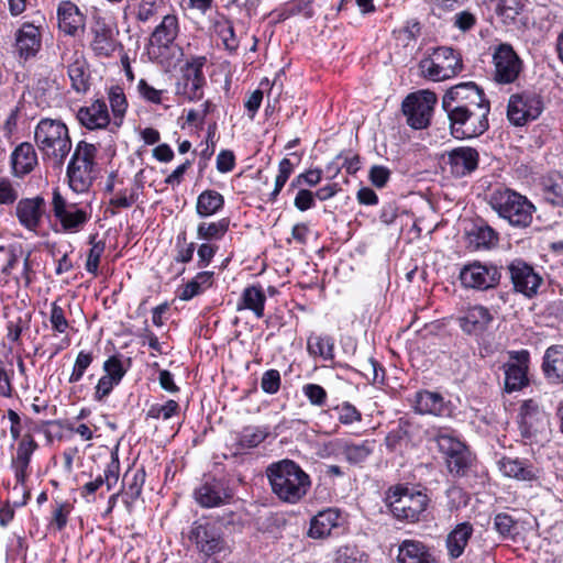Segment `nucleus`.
<instances>
[{
  "mask_svg": "<svg viewBox=\"0 0 563 563\" xmlns=\"http://www.w3.org/2000/svg\"><path fill=\"white\" fill-rule=\"evenodd\" d=\"M96 145L86 141L76 144L67 165L66 176L70 189L77 194L87 192L97 177Z\"/></svg>",
  "mask_w": 563,
  "mask_h": 563,
  "instance_id": "5",
  "label": "nucleus"
},
{
  "mask_svg": "<svg viewBox=\"0 0 563 563\" xmlns=\"http://www.w3.org/2000/svg\"><path fill=\"white\" fill-rule=\"evenodd\" d=\"M36 448H37L36 442L30 434H27L19 443L18 450H16V455L13 459L21 461V462L30 463L31 456Z\"/></svg>",
  "mask_w": 563,
  "mask_h": 563,
  "instance_id": "64",
  "label": "nucleus"
},
{
  "mask_svg": "<svg viewBox=\"0 0 563 563\" xmlns=\"http://www.w3.org/2000/svg\"><path fill=\"white\" fill-rule=\"evenodd\" d=\"M77 119L82 126L89 130L104 129L110 122L108 107L104 101L96 100L90 106L81 107Z\"/></svg>",
  "mask_w": 563,
  "mask_h": 563,
  "instance_id": "24",
  "label": "nucleus"
},
{
  "mask_svg": "<svg viewBox=\"0 0 563 563\" xmlns=\"http://www.w3.org/2000/svg\"><path fill=\"white\" fill-rule=\"evenodd\" d=\"M59 30L67 35H76L85 26V16L70 1H63L57 9Z\"/></svg>",
  "mask_w": 563,
  "mask_h": 563,
  "instance_id": "27",
  "label": "nucleus"
},
{
  "mask_svg": "<svg viewBox=\"0 0 563 563\" xmlns=\"http://www.w3.org/2000/svg\"><path fill=\"white\" fill-rule=\"evenodd\" d=\"M179 34V21L176 14H166L151 34L150 42L159 48H169Z\"/></svg>",
  "mask_w": 563,
  "mask_h": 563,
  "instance_id": "29",
  "label": "nucleus"
},
{
  "mask_svg": "<svg viewBox=\"0 0 563 563\" xmlns=\"http://www.w3.org/2000/svg\"><path fill=\"white\" fill-rule=\"evenodd\" d=\"M294 172V164L288 158H283L278 165V174L275 178L273 191L269 194V201L274 202Z\"/></svg>",
  "mask_w": 563,
  "mask_h": 563,
  "instance_id": "51",
  "label": "nucleus"
},
{
  "mask_svg": "<svg viewBox=\"0 0 563 563\" xmlns=\"http://www.w3.org/2000/svg\"><path fill=\"white\" fill-rule=\"evenodd\" d=\"M410 424L400 422L396 428L390 430L385 437V445L390 453H401L410 442Z\"/></svg>",
  "mask_w": 563,
  "mask_h": 563,
  "instance_id": "44",
  "label": "nucleus"
},
{
  "mask_svg": "<svg viewBox=\"0 0 563 563\" xmlns=\"http://www.w3.org/2000/svg\"><path fill=\"white\" fill-rule=\"evenodd\" d=\"M214 31L221 37L225 49L233 52L239 46V41L235 36L234 27L232 23L222 19L214 23Z\"/></svg>",
  "mask_w": 563,
  "mask_h": 563,
  "instance_id": "50",
  "label": "nucleus"
},
{
  "mask_svg": "<svg viewBox=\"0 0 563 563\" xmlns=\"http://www.w3.org/2000/svg\"><path fill=\"white\" fill-rule=\"evenodd\" d=\"M476 459L467 449L445 462L446 468L454 478L467 477L473 472Z\"/></svg>",
  "mask_w": 563,
  "mask_h": 563,
  "instance_id": "42",
  "label": "nucleus"
},
{
  "mask_svg": "<svg viewBox=\"0 0 563 563\" xmlns=\"http://www.w3.org/2000/svg\"><path fill=\"white\" fill-rule=\"evenodd\" d=\"M302 393L312 406L323 407L327 404V390L318 384L309 383L303 385Z\"/></svg>",
  "mask_w": 563,
  "mask_h": 563,
  "instance_id": "58",
  "label": "nucleus"
},
{
  "mask_svg": "<svg viewBox=\"0 0 563 563\" xmlns=\"http://www.w3.org/2000/svg\"><path fill=\"white\" fill-rule=\"evenodd\" d=\"M415 411L420 415L445 416L449 406L441 394L429 390H419L411 400Z\"/></svg>",
  "mask_w": 563,
  "mask_h": 563,
  "instance_id": "23",
  "label": "nucleus"
},
{
  "mask_svg": "<svg viewBox=\"0 0 563 563\" xmlns=\"http://www.w3.org/2000/svg\"><path fill=\"white\" fill-rule=\"evenodd\" d=\"M493 321L490 311L483 306H474L467 309L459 319L460 327L467 334L482 333Z\"/></svg>",
  "mask_w": 563,
  "mask_h": 563,
  "instance_id": "31",
  "label": "nucleus"
},
{
  "mask_svg": "<svg viewBox=\"0 0 563 563\" xmlns=\"http://www.w3.org/2000/svg\"><path fill=\"white\" fill-rule=\"evenodd\" d=\"M190 540L207 555L220 552L224 545L218 529L210 523L195 525L190 531Z\"/></svg>",
  "mask_w": 563,
  "mask_h": 563,
  "instance_id": "21",
  "label": "nucleus"
},
{
  "mask_svg": "<svg viewBox=\"0 0 563 563\" xmlns=\"http://www.w3.org/2000/svg\"><path fill=\"white\" fill-rule=\"evenodd\" d=\"M266 475L272 492L284 503H299L311 487L310 476L292 460L284 459L269 464Z\"/></svg>",
  "mask_w": 563,
  "mask_h": 563,
  "instance_id": "2",
  "label": "nucleus"
},
{
  "mask_svg": "<svg viewBox=\"0 0 563 563\" xmlns=\"http://www.w3.org/2000/svg\"><path fill=\"white\" fill-rule=\"evenodd\" d=\"M398 563H438L427 547L416 540H405L398 548Z\"/></svg>",
  "mask_w": 563,
  "mask_h": 563,
  "instance_id": "33",
  "label": "nucleus"
},
{
  "mask_svg": "<svg viewBox=\"0 0 563 563\" xmlns=\"http://www.w3.org/2000/svg\"><path fill=\"white\" fill-rule=\"evenodd\" d=\"M341 512L338 508H327L312 517L308 536L312 539H324L340 526Z\"/></svg>",
  "mask_w": 563,
  "mask_h": 563,
  "instance_id": "26",
  "label": "nucleus"
},
{
  "mask_svg": "<svg viewBox=\"0 0 563 563\" xmlns=\"http://www.w3.org/2000/svg\"><path fill=\"white\" fill-rule=\"evenodd\" d=\"M441 107L451 134L457 140L477 137L489 128L490 102L474 81L450 87L442 97Z\"/></svg>",
  "mask_w": 563,
  "mask_h": 563,
  "instance_id": "1",
  "label": "nucleus"
},
{
  "mask_svg": "<svg viewBox=\"0 0 563 563\" xmlns=\"http://www.w3.org/2000/svg\"><path fill=\"white\" fill-rule=\"evenodd\" d=\"M194 496L200 506L212 508L225 504L232 497V493L223 482L211 479L196 488Z\"/></svg>",
  "mask_w": 563,
  "mask_h": 563,
  "instance_id": "20",
  "label": "nucleus"
},
{
  "mask_svg": "<svg viewBox=\"0 0 563 563\" xmlns=\"http://www.w3.org/2000/svg\"><path fill=\"white\" fill-rule=\"evenodd\" d=\"M543 111L541 96L533 91L511 95L507 107V118L516 126H522L539 118Z\"/></svg>",
  "mask_w": 563,
  "mask_h": 563,
  "instance_id": "9",
  "label": "nucleus"
},
{
  "mask_svg": "<svg viewBox=\"0 0 563 563\" xmlns=\"http://www.w3.org/2000/svg\"><path fill=\"white\" fill-rule=\"evenodd\" d=\"M437 102V95L429 90L408 95L401 104L408 125L415 130L426 129L430 124Z\"/></svg>",
  "mask_w": 563,
  "mask_h": 563,
  "instance_id": "8",
  "label": "nucleus"
},
{
  "mask_svg": "<svg viewBox=\"0 0 563 563\" xmlns=\"http://www.w3.org/2000/svg\"><path fill=\"white\" fill-rule=\"evenodd\" d=\"M519 417L520 433L528 440H533L539 434H543L549 427V418L545 411L532 399L522 404Z\"/></svg>",
  "mask_w": 563,
  "mask_h": 563,
  "instance_id": "16",
  "label": "nucleus"
},
{
  "mask_svg": "<svg viewBox=\"0 0 563 563\" xmlns=\"http://www.w3.org/2000/svg\"><path fill=\"white\" fill-rule=\"evenodd\" d=\"M542 372L550 383H563V345H552L545 350Z\"/></svg>",
  "mask_w": 563,
  "mask_h": 563,
  "instance_id": "35",
  "label": "nucleus"
},
{
  "mask_svg": "<svg viewBox=\"0 0 563 563\" xmlns=\"http://www.w3.org/2000/svg\"><path fill=\"white\" fill-rule=\"evenodd\" d=\"M528 352H521V357L517 356V363H509L505 365V390L512 393L522 389L528 385L527 376V362Z\"/></svg>",
  "mask_w": 563,
  "mask_h": 563,
  "instance_id": "30",
  "label": "nucleus"
},
{
  "mask_svg": "<svg viewBox=\"0 0 563 563\" xmlns=\"http://www.w3.org/2000/svg\"><path fill=\"white\" fill-rule=\"evenodd\" d=\"M42 35L40 26L24 22L15 33V49L20 58L27 60L34 57L41 49Z\"/></svg>",
  "mask_w": 563,
  "mask_h": 563,
  "instance_id": "19",
  "label": "nucleus"
},
{
  "mask_svg": "<svg viewBox=\"0 0 563 563\" xmlns=\"http://www.w3.org/2000/svg\"><path fill=\"white\" fill-rule=\"evenodd\" d=\"M229 218H222L213 222L202 221L197 225V239L209 243L220 241L229 231Z\"/></svg>",
  "mask_w": 563,
  "mask_h": 563,
  "instance_id": "43",
  "label": "nucleus"
},
{
  "mask_svg": "<svg viewBox=\"0 0 563 563\" xmlns=\"http://www.w3.org/2000/svg\"><path fill=\"white\" fill-rule=\"evenodd\" d=\"M118 30L102 18L95 19L90 26V48L98 57H110L120 46Z\"/></svg>",
  "mask_w": 563,
  "mask_h": 563,
  "instance_id": "15",
  "label": "nucleus"
},
{
  "mask_svg": "<svg viewBox=\"0 0 563 563\" xmlns=\"http://www.w3.org/2000/svg\"><path fill=\"white\" fill-rule=\"evenodd\" d=\"M109 101L114 117H123L128 103L123 91L120 88H112L109 92Z\"/></svg>",
  "mask_w": 563,
  "mask_h": 563,
  "instance_id": "63",
  "label": "nucleus"
},
{
  "mask_svg": "<svg viewBox=\"0 0 563 563\" xmlns=\"http://www.w3.org/2000/svg\"><path fill=\"white\" fill-rule=\"evenodd\" d=\"M494 78L498 84H512L522 70V60L508 43H500L493 54Z\"/></svg>",
  "mask_w": 563,
  "mask_h": 563,
  "instance_id": "13",
  "label": "nucleus"
},
{
  "mask_svg": "<svg viewBox=\"0 0 563 563\" xmlns=\"http://www.w3.org/2000/svg\"><path fill=\"white\" fill-rule=\"evenodd\" d=\"M267 437V432L260 427H245L238 438L241 449H252L262 443Z\"/></svg>",
  "mask_w": 563,
  "mask_h": 563,
  "instance_id": "49",
  "label": "nucleus"
},
{
  "mask_svg": "<svg viewBox=\"0 0 563 563\" xmlns=\"http://www.w3.org/2000/svg\"><path fill=\"white\" fill-rule=\"evenodd\" d=\"M178 410H179L178 402L173 399H169L163 405H159V404L152 405L146 412V417L151 418V419H161L162 418L163 420H168L173 416H175L178 412Z\"/></svg>",
  "mask_w": 563,
  "mask_h": 563,
  "instance_id": "54",
  "label": "nucleus"
},
{
  "mask_svg": "<svg viewBox=\"0 0 563 563\" xmlns=\"http://www.w3.org/2000/svg\"><path fill=\"white\" fill-rule=\"evenodd\" d=\"M45 201L42 197L21 199L15 208V214L21 225L35 231L44 214Z\"/></svg>",
  "mask_w": 563,
  "mask_h": 563,
  "instance_id": "22",
  "label": "nucleus"
},
{
  "mask_svg": "<svg viewBox=\"0 0 563 563\" xmlns=\"http://www.w3.org/2000/svg\"><path fill=\"white\" fill-rule=\"evenodd\" d=\"M336 445L340 453L351 464L363 463L374 451V441L371 440H365L361 443L339 440Z\"/></svg>",
  "mask_w": 563,
  "mask_h": 563,
  "instance_id": "39",
  "label": "nucleus"
},
{
  "mask_svg": "<svg viewBox=\"0 0 563 563\" xmlns=\"http://www.w3.org/2000/svg\"><path fill=\"white\" fill-rule=\"evenodd\" d=\"M543 198L553 206H563V179L549 178L544 181Z\"/></svg>",
  "mask_w": 563,
  "mask_h": 563,
  "instance_id": "52",
  "label": "nucleus"
},
{
  "mask_svg": "<svg viewBox=\"0 0 563 563\" xmlns=\"http://www.w3.org/2000/svg\"><path fill=\"white\" fill-rule=\"evenodd\" d=\"M224 207V198L217 190H203L197 198L196 212L200 218L211 217Z\"/></svg>",
  "mask_w": 563,
  "mask_h": 563,
  "instance_id": "41",
  "label": "nucleus"
},
{
  "mask_svg": "<svg viewBox=\"0 0 563 563\" xmlns=\"http://www.w3.org/2000/svg\"><path fill=\"white\" fill-rule=\"evenodd\" d=\"M488 203L500 218L516 228L529 227L536 212V207L526 196L505 187L494 189Z\"/></svg>",
  "mask_w": 563,
  "mask_h": 563,
  "instance_id": "4",
  "label": "nucleus"
},
{
  "mask_svg": "<svg viewBox=\"0 0 563 563\" xmlns=\"http://www.w3.org/2000/svg\"><path fill=\"white\" fill-rule=\"evenodd\" d=\"M207 63L205 56H197L188 60L181 69V77L176 84V95L188 101H197L203 97L206 78L202 71Z\"/></svg>",
  "mask_w": 563,
  "mask_h": 563,
  "instance_id": "10",
  "label": "nucleus"
},
{
  "mask_svg": "<svg viewBox=\"0 0 563 563\" xmlns=\"http://www.w3.org/2000/svg\"><path fill=\"white\" fill-rule=\"evenodd\" d=\"M389 509L398 520L415 522L426 510L428 497L426 494L404 486L390 488L387 495Z\"/></svg>",
  "mask_w": 563,
  "mask_h": 563,
  "instance_id": "7",
  "label": "nucleus"
},
{
  "mask_svg": "<svg viewBox=\"0 0 563 563\" xmlns=\"http://www.w3.org/2000/svg\"><path fill=\"white\" fill-rule=\"evenodd\" d=\"M280 384L282 378L277 369H268L263 373L261 378V388L265 394H277L280 388Z\"/></svg>",
  "mask_w": 563,
  "mask_h": 563,
  "instance_id": "60",
  "label": "nucleus"
},
{
  "mask_svg": "<svg viewBox=\"0 0 563 563\" xmlns=\"http://www.w3.org/2000/svg\"><path fill=\"white\" fill-rule=\"evenodd\" d=\"M175 247V261L177 263L186 264L192 260L196 244L194 242H187L186 232H181L177 235Z\"/></svg>",
  "mask_w": 563,
  "mask_h": 563,
  "instance_id": "55",
  "label": "nucleus"
},
{
  "mask_svg": "<svg viewBox=\"0 0 563 563\" xmlns=\"http://www.w3.org/2000/svg\"><path fill=\"white\" fill-rule=\"evenodd\" d=\"M12 169L15 176L22 177L31 173L37 165V155L29 142L21 143L11 155Z\"/></svg>",
  "mask_w": 563,
  "mask_h": 563,
  "instance_id": "34",
  "label": "nucleus"
},
{
  "mask_svg": "<svg viewBox=\"0 0 563 563\" xmlns=\"http://www.w3.org/2000/svg\"><path fill=\"white\" fill-rule=\"evenodd\" d=\"M27 462H21L18 460L12 459V468L14 470L15 478H16V485L13 487V492L21 490L22 492V499H15L13 500L14 507H22L24 506L27 500L30 499V490L25 487V479L27 476Z\"/></svg>",
  "mask_w": 563,
  "mask_h": 563,
  "instance_id": "47",
  "label": "nucleus"
},
{
  "mask_svg": "<svg viewBox=\"0 0 563 563\" xmlns=\"http://www.w3.org/2000/svg\"><path fill=\"white\" fill-rule=\"evenodd\" d=\"M34 140L43 159L56 168L64 165L73 146L67 125L57 119H41L34 130Z\"/></svg>",
  "mask_w": 563,
  "mask_h": 563,
  "instance_id": "3",
  "label": "nucleus"
},
{
  "mask_svg": "<svg viewBox=\"0 0 563 563\" xmlns=\"http://www.w3.org/2000/svg\"><path fill=\"white\" fill-rule=\"evenodd\" d=\"M474 528L472 523L465 521L456 525L452 531L449 532L445 539V547L451 560L459 559L472 538Z\"/></svg>",
  "mask_w": 563,
  "mask_h": 563,
  "instance_id": "32",
  "label": "nucleus"
},
{
  "mask_svg": "<svg viewBox=\"0 0 563 563\" xmlns=\"http://www.w3.org/2000/svg\"><path fill=\"white\" fill-rule=\"evenodd\" d=\"M60 62L67 67L71 88L78 93H85L90 87V73L84 53L75 47L64 45Z\"/></svg>",
  "mask_w": 563,
  "mask_h": 563,
  "instance_id": "12",
  "label": "nucleus"
},
{
  "mask_svg": "<svg viewBox=\"0 0 563 563\" xmlns=\"http://www.w3.org/2000/svg\"><path fill=\"white\" fill-rule=\"evenodd\" d=\"M479 154L476 148L470 146L455 147L448 152L446 164L455 177H464L472 174L478 166Z\"/></svg>",
  "mask_w": 563,
  "mask_h": 563,
  "instance_id": "18",
  "label": "nucleus"
},
{
  "mask_svg": "<svg viewBox=\"0 0 563 563\" xmlns=\"http://www.w3.org/2000/svg\"><path fill=\"white\" fill-rule=\"evenodd\" d=\"M514 289L517 292L531 298L538 292L542 284V277L534 271V268L522 260H514L508 265Z\"/></svg>",
  "mask_w": 563,
  "mask_h": 563,
  "instance_id": "17",
  "label": "nucleus"
},
{
  "mask_svg": "<svg viewBox=\"0 0 563 563\" xmlns=\"http://www.w3.org/2000/svg\"><path fill=\"white\" fill-rule=\"evenodd\" d=\"M137 92L140 96L152 103L159 104L162 103V96L164 93V90L156 89L148 85V82L145 79H140L137 82Z\"/></svg>",
  "mask_w": 563,
  "mask_h": 563,
  "instance_id": "62",
  "label": "nucleus"
},
{
  "mask_svg": "<svg viewBox=\"0 0 563 563\" xmlns=\"http://www.w3.org/2000/svg\"><path fill=\"white\" fill-rule=\"evenodd\" d=\"M53 212L65 231H78L89 220V214L77 203L68 202L58 190H54L52 199Z\"/></svg>",
  "mask_w": 563,
  "mask_h": 563,
  "instance_id": "14",
  "label": "nucleus"
},
{
  "mask_svg": "<svg viewBox=\"0 0 563 563\" xmlns=\"http://www.w3.org/2000/svg\"><path fill=\"white\" fill-rule=\"evenodd\" d=\"M430 440L437 443L439 451L444 456V462L467 449L466 444L459 439L456 432L448 428L431 430Z\"/></svg>",
  "mask_w": 563,
  "mask_h": 563,
  "instance_id": "28",
  "label": "nucleus"
},
{
  "mask_svg": "<svg viewBox=\"0 0 563 563\" xmlns=\"http://www.w3.org/2000/svg\"><path fill=\"white\" fill-rule=\"evenodd\" d=\"M49 321L54 331L58 333H65L69 327V323L65 317V312L57 302L51 305Z\"/></svg>",
  "mask_w": 563,
  "mask_h": 563,
  "instance_id": "61",
  "label": "nucleus"
},
{
  "mask_svg": "<svg viewBox=\"0 0 563 563\" xmlns=\"http://www.w3.org/2000/svg\"><path fill=\"white\" fill-rule=\"evenodd\" d=\"M468 245L474 250L490 249L498 241L496 231L485 222H476L467 231Z\"/></svg>",
  "mask_w": 563,
  "mask_h": 563,
  "instance_id": "37",
  "label": "nucleus"
},
{
  "mask_svg": "<svg viewBox=\"0 0 563 563\" xmlns=\"http://www.w3.org/2000/svg\"><path fill=\"white\" fill-rule=\"evenodd\" d=\"M123 482L128 483V492L126 495L131 498V501L125 500L128 507L136 500L143 489V485L145 483V471L143 468H137L133 472H126L123 477Z\"/></svg>",
  "mask_w": 563,
  "mask_h": 563,
  "instance_id": "48",
  "label": "nucleus"
},
{
  "mask_svg": "<svg viewBox=\"0 0 563 563\" xmlns=\"http://www.w3.org/2000/svg\"><path fill=\"white\" fill-rule=\"evenodd\" d=\"M461 54L452 47L440 46L419 63V69L424 78L443 81L455 77L463 70Z\"/></svg>",
  "mask_w": 563,
  "mask_h": 563,
  "instance_id": "6",
  "label": "nucleus"
},
{
  "mask_svg": "<svg viewBox=\"0 0 563 563\" xmlns=\"http://www.w3.org/2000/svg\"><path fill=\"white\" fill-rule=\"evenodd\" d=\"M307 350L310 355H319L325 361L334 358V339L330 335H314L308 338Z\"/></svg>",
  "mask_w": 563,
  "mask_h": 563,
  "instance_id": "45",
  "label": "nucleus"
},
{
  "mask_svg": "<svg viewBox=\"0 0 563 563\" xmlns=\"http://www.w3.org/2000/svg\"><path fill=\"white\" fill-rule=\"evenodd\" d=\"M214 273L209 271L199 272L191 280L179 289L178 298L184 301L191 300L199 296L213 284Z\"/></svg>",
  "mask_w": 563,
  "mask_h": 563,
  "instance_id": "40",
  "label": "nucleus"
},
{
  "mask_svg": "<svg viewBox=\"0 0 563 563\" xmlns=\"http://www.w3.org/2000/svg\"><path fill=\"white\" fill-rule=\"evenodd\" d=\"M119 455L118 452H112L110 462L103 471V475H98L93 481L86 483L80 489L81 496L88 497L89 495H93L102 485H106L108 490L112 489L119 481Z\"/></svg>",
  "mask_w": 563,
  "mask_h": 563,
  "instance_id": "25",
  "label": "nucleus"
},
{
  "mask_svg": "<svg viewBox=\"0 0 563 563\" xmlns=\"http://www.w3.org/2000/svg\"><path fill=\"white\" fill-rule=\"evenodd\" d=\"M266 296L261 285H252L244 288L238 302L236 310L249 309L254 312L256 318L264 316Z\"/></svg>",
  "mask_w": 563,
  "mask_h": 563,
  "instance_id": "38",
  "label": "nucleus"
},
{
  "mask_svg": "<svg viewBox=\"0 0 563 563\" xmlns=\"http://www.w3.org/2000/svg\"><path fill=\"white\" fill-rule=\"evenodd\" d=\"M526 0H499L496 5V14L505 25H514L518 16L523 12Z\"/></svg>",
  "mask_w": 563,
  "mask_h": 563,
  "instance_id": "46",
  "label": "nucleus"
},
{
  "mask_svg": "<svg viewBox=\"0 0 563 563\" xmlns=\"http://www.w3.org/2000/svg\"><path fill=\"white\" fill-rule=\"evenodd\" d=\"M104 376L120 384L125 376L128 368L124 367L120 355H112L103 363Z\"/></svg>",
  "mask_w": 563,
  "mask_h": 563,
  "instance_id": "53",
  "label": "nucleus"
},
{
  "mask_svg": "<svg viewBox=\"0 0 563 563\" xmlns=\"http://www.w3.org/2000/svg\"><path fill=\"white\" fill-rule=\"evenodd\" d=\"M459 277L465 288L488 290L499 284L501 274L497 266L475 261L464 265Z\"/></svg>",
  "mask_w": 563,
  "mask_h": 563,
  "instance_id": "11",
  "label": "nucleus"
},
{
  "mask_svg": "<svg viewBox=\"0 0 563 563\" xmlns=\"http://www.w3.org/2000/svg\"><path fill=\"white\" fill-rule=\"evenodd\" d=\"M93 356L90 352L80 351L76 357L73 372L69 376V383H77L79 382L86 369L90 366L92 363Z\"/></svg>",
  "mask_w": 563,
  "mask_h": 563,
  "instance_id": "59",
  "label": "nucleus"
},
{
  "mask_svg": "<svg viewBox=\"0 0 563 563\" xmlns=\"http://www.w3.org/2000/svg\"><path fill=\"white\" fill-rule=\"evenodd\" d=\"M95 235L90 238L91 249L88 253L85 268L88 273L97 275L99 262L106 249V243L103 241H95Z\"/></svg>",
  "mask_w": 563,
  "mask_h": 563,
  "instance_id": "56",
  "label": "nucleus"
},
{
  "mask_svg": "<svg viewBox=\"0 0 563 563\" xmlns=\"http://www.w3.org/2000/svg\"><path fill=\"white\" fill-rule=\"evenodd\" d=\"M503 475L518 481H533L537 478L536 468L527 460L518 457H503L498 462Z\"/></svg>",
  "mask_w": 563,
  "mask_h": 563,
  "instance_id": "36",
  "label": "nucleus"
},
{
  "mask_svg": "<svg viewBox=\"0 0 563 563\" xmlns=\"http://www.w3.org/2000/svg\"><path fill=\"white\" fill-rule=\"evenodd\" d=\"M494 526L504 538H514L517 533V522L508 514H497L494 518Z\"/></svg>",
  "mask_w": 563,
  "mask_h": 563,
  "instance_id": "57",
  "label": "nucleus"
}]
</instances>
